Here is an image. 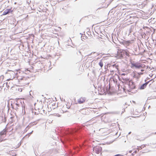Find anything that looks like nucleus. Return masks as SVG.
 Listing matches in <instances>:
<instances>
[{
	"mask_svg": "<svg viewBox=\"0 0 156 156\" xmlns=\"http://www.w3.org/2000/svg\"><path fill=\"white\" fill-rule=\"evenodd\" d=\"M24 74L23 72L20 71L17 73V78L19 80H22L24 78V76L23 75Z\"/></svg>",
	"mask_w": 156,
	"mask_h": 156,
	"instance_id": "nucleus-3",
	"label": "nucleus"
},
{
	"mask_svg": "<svg viewBox=\"0 0 156 156\" xmlns=\"http://www.w3.org/2000/svg\"><path fill=\"white\" fill-rule=\"evenodd\" d=\"M142 73H134L133 77L137 78H139L140 77V75L143 74Z\"/></svg>",
	"mask_w": 156,
	"mask_h": 156,
	"instance_id": "nucleus-9",
	"label": "nucleus"
},
{
	"mask_svg": "<svg viewBox=\"0 0 156 156\" xmlns=\"http://www.w3.org/2000/svg\"><path fill=\"white\" fill-rule=\"evenodd\" d=\"M144 71V70H143V69H141V71Z\"/></svg>",
	"mask_w": 156,
	"mask_h": 156,
	"instance_id": "nucleus-19",
	"label": "nucleus"
},
{
	"mask_svg": "<svg viewBox=\"0 0 156 156\" xmlns=\"http://www.w3.org/2000/svg\"><path fill=\"white\" fill-rule=\"evenodd\" d=\"M12 12L13 10H12V8L7 9L4 11L2 15H6L10 13H12Z\"/></svg>",
	"mask_w": 156,
	"mask_h": 156,
	"instance_id": "nucleus-6",
	"label": "nucleus"
},
{
	"mask_svg": "<svg viewBox=\"0 0 156 156\" xmlns=\"http://www.w3.org/2000/svg\"><path fill=\"white\" fill-rule=\"evenodd\" d=\"M131 68H133L134 67L136 68H140L142 67V66L139 63H133L132 64Z\"/></svg>",
	"mask_w": 156,
	"mask_h": 156,
	"instance_id": "nucleus-7",
	"label": "nucleus"
},
{
	"mask_svg": "<svg viewBox=\"0 0 156 156\" xmlns=\"http://www.w3.org/2000/svg\"><path fill=\"white\" fill-rule=\"evenodd\" d=\"M148 146V145L147 144H143L141 146L140 148L141 149H142Z\"/></svg>",
	"mask_w": 156,
	"mask_h": 156,
	"instance_id": "nucleus-15",
	"label": "nucleus"
},
{
	"mask_svg": "<svg viewBox=\"0 0 156 156\" xmlns=\"http://www.w3.org/2000/svg\"><path fill=\"white\" fill-rule=\"evenodd\" d=\"M11 90V92L14 94L17 93L18 91L21 92L22 91L21 88L17 87H12Z\"/></svg>",
	"mask_w": 156,
	"mask_h": 156,
	"instance_id": "nucleus-2",
	"label": "nucleus"
},
{
	"mask_svg": "<svg viewBox=\"0 0 156 156\" xmlns=\"http://www.w3.org/2000/svg\"><path fill=\"white\" fill-rule=\"evenodd\" d=\"M86 100L85 97H81L78 100V102L79 104H81L84 102Z\"/></svg>",
	"mask_w": 156,
	"mask_h": 156,
	"instance_id": "nucleus-8",
	"label": "nucleus"
},
{
	"mask_svg": "<svg viewBox=\"0 0 156 156\" xmlns=\"http://www.w3.org/2000/svg\"><path fill=\"white\" fill-rule=\"evenodd\" d=\"M7 133V129H4L2 131L0 132V136H2L4 135H6Z\"/></svg>",
	"mask_w": 156,
	"mask_h": 156,
	"instance_id": "nucleus-10",
	"label": "nucleus"
},
{
	"mask_svg": "<svg viewBox=\"0 0 156 156\" xmlns=\"http://www.w3.org/2000/svg\"><path fill=\"white\" fill-rule=\"evenodd\" d=\"M133 41V40L131 41H123V44L126 45H129L130 43H132Z\"/></svg>",
	"mask_w": 156,
	"mask_h": 156,
	"instance_id": "nucleus-11",
	"label": "nucleus"
},
{
	"mask_svg": "<svg viewBox=\"0 0 156 156\" xmlns=\"http://www.w3.org/2000/svg\"><path fill=\"white\" fill-rule=\"evenodd\" d=\"M129 90H132L135 88L134 84L132 81H129Z\"/></svg>",
	"mask_w": 156,
	"mask_h": 156,
	"instance_id": "nucleus-5",
	"label": "nucleus"
},
{
	"mask_svg": "<svg viewBox=\"0 0 156 156\" xmlns=\"http://www.w3.org/2000/svg\"><path fill=\"white\" fill-rule=\"evenodd\" d=\"M125 54L127 56H129V53L127 51H125Z\"/></svg>",
	"mask_w": 156,
	"mask_h": 156,
	"instance_id": "nucleus-18",
	"label": "nucleus"
},
{
	"mask_svg": "<svg viewBox=\"0 0 156 156\" xmlns=\"http://www.w3.org/2000/svg\"><path fill=\"white\" fill-rule=\"evenodd\" d=\"M104 132V131L103 129H100L99 131L98 134H99L101 136H105V134H104L105 132Z\"/></svg>",
	"mask_w": 156,
	"mask_h": 156,
	"instance_id": "nucleus-12",
	"label": "nucleus"
},
{
	"mask_svg": "<svg viewBox=\"0 0 156 156\" xmlns=\"http://www.w3.org/2000/svg\"><path fill=\"white\" fill-rule=\"evenodd\" d=\"M31 69H25V72H26L27 71H29V72H31L32 71V70H33V67L32 66H31Z\"/></svg>",
	"mask_w": 156,
	"mask_h": 156,
	"instance_id": "nucleus-14",
	"label": "nucleus"
},
{
	"mask_svg": "<svg viewBox=\"0 0 156 156\" xmlns=\"http://www.w3.org/2000/svg\"><path fill=\"white\" fill-rule=\"evenodd\" d=\"M93 150L97 154L101 153L102 150V148L99 146H96L93 148Z\"/></svg>",
	"mask_w": 156,
	"mask_h": 156,
	"instance_id": "nucleus-4",
	"label": "nucleus"
},
{
	"mask_svg": "<svg viewBox=\"0 0 156 156\" xmlns=\"http://www.w3.org/2000/svg\"><path fill=\"white\" fill-rule=\"evenodd\" d=\"M148 83H145L143 84L140 87V89H143L144 88V87H145L147 84Z\"/></svg>",
	"mask_w": 156,
	"mask_h": 156,
	"instance_id": "nucleus-13",
	"label": "nucleus"
},
{
	"mask_svg": "<svg viewBox=\"0 0 156 156\" xmlns=\"http://www.w3.org/2000/svg\"><path fill=\"white\" fill-rule=\"evenodd\" d=\"M61 115L58 114H53L50 115L48 117V120L49 121V123H52L53 121V119H54V117L55 116L60 117Z\"/></svg>",
	"mask_w": 156,
	"mask_h": 156,
	"instance_id": "nucleus-1",
	"label": "nucleus"
},
{
	"mask_svg": "<svg viewBox=\"0 0 156 156\" xmlns=\"http://www.w3.org/2000/svg\"><path fill=\"white\" fill-rule=\"evenodd\" d=\"M99 64L101 68L103 66V63L101 61L99 63Z\"/></svg>",
	"mask_w": 156,
	"mask_h": 156,
	"instance_id": "nucleus-16",
	"label": "nucleus"
},
{
	"mask_svg": "<svg viewBox=\"0 0 156 156\" xmlns=\"http://www.w3.org/2000/svg\"><path fill=\"white\" fill-rule=\"evenodd\" d=\"M114 71L113 70H110V72L111 73L112 75L114 73Z\"/></svg>",
	"mask_w": 156,
	"mask_h": 156,
	"instance_id": "nucleus-17",
	"label": "nucleus"
},
{
	"mask_svg": "<svg viewBox=\"0 0 156 156\" xmlns=\"http://www.w3.org/2000/svg\"><path fill=\"white\" fill-rule=\"evenodd\" d=\"M14 118V117H11V119H12V118Z\"/></svg>",
	"mask_w": 156,
	"mask_h": 156,
	"instance_id": "nucleus-20",
	"label": "nucleus"
}]
</instances>
